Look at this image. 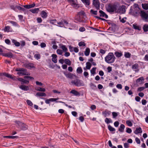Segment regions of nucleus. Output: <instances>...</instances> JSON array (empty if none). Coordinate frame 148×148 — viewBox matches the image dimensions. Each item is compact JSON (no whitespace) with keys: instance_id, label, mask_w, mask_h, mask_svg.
<instances>
[{"instance_id":"1","label":"nucleus","mask_w":148,"mask_h":148,"mask_svg":"<svg viewBox=\"0 0 148 148\" xmlns=\"http://www.w3.org/2000/svg\"><path fill=\"white\" fill-rule=\"evenodd\" d=\"M115 58L113 53L110 52L105 58V61L108 64L113 63L115 61Z\"/></svg>"},{"instance_id":"2","label":"nucleus","mask_w":148,"mask_h":148,"mask_svg":"<svg viewBox=\"0 0 148 148\" xmlns=\"http://www.w3.org/2000/svg\"><path fill=\"white\" fill-rule=\"evenodd\" d=\"M15 123L16 125L18 126V127H21V130H26L28 128V126L23 123L18 121H16Z\"/></svg>"},{"instance_id":"3","label":"nucleus","mask_w":148,"mask_h":148,"mask_svg":"<svg viewBox=\"0 0 148 148\" xmlns=\"http://www.w3.org/2000/svg\"><path fill=\"white\" fill-rule=\"evenodd\" d=\"M114 3L113 4H108L106 6L107 11L109 12H114Z\"/></svg>"},{"instance_id":"4","label":"nucleus","mask_w":148,"mask_h":148,"mask_svg":"<svg viewBox=\"0 0 148 148\" xmlns=\"http://www.w3.org/2000/svg\"><path fill=\"white\" fill-rule=\"evenodd\" d=\"M130 10H131L132 12L135 16L139 15V14H140V11H142L140 10L139 8H137L134 9H132V8H131Z\"/></svg>"},{"instance_id":"5","label":"nucleus","mask_w":148,"mask_h":148,"mask_svg":"<svg viewBox=\"0 0 148 148\" xmlns=\"http://www.w3.org/2000/svg\"><path fill=\"white\" fill-rule=\"evenodd\" d=\"M140 16L145 21H147L148 19V14L145 12L142 11H140Z\"/></svg>"},{"instance_id":"6","label":"nucleus","mask_w":148,"mask_h":148,"mask_svg":"<svg viewBox=\"0 0 148 148\" xmlns=\"http://www.w3.org/2000/svg\"><path fill=\"white\" fill-rule=\"evenodd\" d=\"M71 82L72 84H74L77 86H80L83 85L82 82L79 79L72 80Z\"/></svg>"},{"instance_id":"7","label":"nucleus","mask_w":148,"mask_h":148,"mask_svg":"<svg viewBox=\"0 0 148 148\" xmlns=\"http://www.w3.org/2000/svg\"><path fill=\"white\" fill-rule=\"evenodd\" d=\"M68 2L71 4V5L75 8H77L79 7L78 4L76 3L74 0H67Z\"/></svg>"},{"instance_id":"8","label":"nucleus","mask_w":148,"mask_h":148,"mask_svg":"<svg viewBox=\"0 0 148 148\" xmlns=\"http://www.w3.org/2000/svg\"><path fill=\"white\" fill-rule=\"evenodd\" d=\"M125 8L126 6L124 5H120L119 8V11L120 10V11L117 12L118 13H120V14H124L125 12Z\"/></svg>"},{"instance_id":"9","label":"nucleus","mask_w":148,"mask_h":148,"mask_svg":"<svg viewBox=\"0 0 148 148\" xmlns=\"http://www.w3.org/2000/svg\"><path fill=\"white\" fill-rule=\"evenodd\" d=\"M120 6V3H114V12L116 13L120 11H119V8Z\"/></svg>"},{"instance_id":"10","label":"nucleus","mask_w":148,"mask_h":148,"mask_svg":"<svg viewBox=\"0 0 148 148\" xmlns=\"http://www.w3.org/2000/svg\"><path fill=\"white\" fill-rule=\"evenodd\" d=\"M139 65L137 63L135 64L134 65L132 66V68L133 71L136 72L137 73L139 71Z\"/></svg>"},{"instance_id":"11","label":"nucleus","mask_w":148,"mask_h":148,"mask_svg":"<svg viewBox=\"0 0 148 148\" xmlns=\"http://www.w3.org/2000/svg\"><path fill=\"white\" fill-rule=\"evenodd\" d=\"M93 4L97 9H99L100 3L98 0H93Z\"/></svg>"},{"instance_id":"12","label":"nucleus","mask_w":148,"mask_h":148,"mask_svg":"<svg viewBox=\"0 0 148 148\" xmlns=\"http://www.w3.org/2000/svg\"><path fill=\"white\" fill-rule=\"evenodd\" d=\"M59 98H50L49 99L46 100L45 102L47 104H49L50 102L56 101V102H58L56 101Z\"/></svg>"},{"instance_id":"13","label":"nucleus","mask_w":148,"mask_h":148,"mask_svg":"<svg viewBox=\"0 0 148 148\" xmlns=\"http://www.w3.org/2000/svg\"><path fill=\"white\" fill-rule=\"evenodd\" d=\"M111 112L110 111H108L107 110H106L105 111L102 112V114L105 117L106 116H109L111 114Z\"/></svg>"},{"instance_id":"14","label":"nucleus","mask_w":148,"mask_h":148,"mask_svg":"<svg viewBox=\"0 0 148 148\" xmlns=\"http://www.w3.org/2000/svg\"><path fill=\"white\" fill-rule=\"evenodd\" d=\"M99 13H100V16L104 17L106 18H108V15L102 10H100L99 11Z\"/></svg>"},{"instance_id":"15","label":"nucleus","mask_w":148,"mask_h":148,"mask_svg":"<svg viewBox=\"0 0 148 148\" xmlns=\"http://www.w3.org/2000/svg\"><path fill=\"white\" fill-rule=\"evenodd\" d=\"M144 80V79L143 77H141L136 80V82L139 84H141L143 83V82Z\"/></svg>"},{"instance_id":"16","label":"nucleus","mask_w":148,"mask_h":148,"mask_svg":"<svg viewBox=\"0 0 148 148\" xmlns=\"http://www.w3.org/2000/svg\"><path fill=\"white\" fill-rule=\"evenodd\" d=\"M142 132V130L141 128L140 127H139L136 128L134 132V133L136 134H138Z\"/></svg>"},{"instance_id":"17","label":"nucleus","mask_w":148,"mask_h":148,"mask_svg":"<svg viewBox=\"0 0 148 148\" xmlns=\"http://www.w3.org/2000/svg\"><path fill=\"white\" fill-rule=\"evenodd\" d=\"M51 56L52 57V61L54 63H56L57 62V55L55 54H53Z\"/></svg>"},{"instance_id":"18","label":"nucleus","mask_w":148,"mask_h":148,"mask_svg":"<svg viewBox=\"0 0 148 148\" xmlns=\"http://www.w3.org/2000/svg\"><path fill=\"white\" fill-rule=\"evenodd\" d=\"M125 126L124 125L122 124L119 128V131L121 132H123L124 131Z\"/></svg>"},{"instance_id":"19","label":"nucleus","mask_w":148,"mask_h":148,"mask_svg":"<svg viewBox=\"0 0 148 148\" xmlns=\"http://www.w3.org/2000/svg\"><path fill=\"white\" fill-rule=\"evenodd\" d=\"M81 1L86 7L89 6L90 4V1L89 0H81Z\"/></svg>"},{"instance_id":"20","label":"nucleus","mask_w":148,"mask_h":148,"mask_svg":"<svg viewBox=\"0 0 148 148\" xmlns=\"http://www.w3.org/2000/svg\"><path fill=\"white\" fill-rule=\"evenodd\" d=\"M19 88L22 90L25 91H27L29 90L28 87L26 86L22 85L19 87Z\"/></svg>"},{"instance_id":"21","label":"nucleus","mask_w":148,"mask_h":148,"mask_svg":"<svg viewBox=\"0 0 148 148\" xmlns=\"http://www.w3.org/2000/svg\"><path fill=\"white\" fill-rule=\"evenodd\" d=\"M12 42L16 47H19L20 45V43L19 42H17L16 40L14 39L12 40Z\"/></svg>"},{"instance_id":"22","label":"nucleus","mask_w":148,"mask_h":148,"mask_svg":"<svg viewBox=\"0 0 148 148\" xmlns=\"http://www.w3.org/2000/svg\"><path fill=\"white\" fill-rule=\"evenodd\" d=\"M4 31L5 32H8L11 31H12V29L9 26H5L4 29Z\"/></svg>"},{"instance_id":"23","label":"nucleus","mask_w":148,"mask_h":148,"mask_svg":"<svg viewBox=\"0 0 148 148\" xmlns=\"http://www.w3.org/2000/svg\"><path fill=\"white\" fill-rule=\"evenodd\" d=\"M70 92L75 96H79L80 95L79 93L74 90H72L70 91Z\"/></svg>"},{"instance_id":"24","label":"nucleus","mask_w":148,"mask_h":148,"mask_svg":"<svg viewBox=\"0 0 148 148\" xmlns=\"http://www.w3.org/2000/svg\"><path fill=\"white\" fill-rule=\"evenodd\" d=\"M36 96L45 97L46 96V94L44 92H38L36 94Z\"/></svg>"},{"instance_id":"25","label":"nucleus","mask_w":148,"mask_h":148,"mask_svg":"<svg viewBox=\"0 0 148 148\" xmlns=\"http://www.w3.org/2000/svg\"><path fill=\"white\" fill-rule=\"evenodd\" d=\"M17 74L18 75H28V74L26 72V70L24 72H18Z\"/></svg>"},{"instance_id":"26","label":"nucleus","mask_w":148,"mask_h":148,"mask_svg":"<svg viewBox=\"0 0 148 148\" xmlns=\"http://www.w3.org/2000/svg\"><path fill=\"white\" fill-rule=\"evenodd\" d=\"M30 11L33 13H38L39 11V9L38 8H35L33 9L30 10Z\"/></svg>"},{"instance_id":"27","label":"nucleus","mask_w":148,"mask_h":148,"mask_svg":"<svg viewBox=\"0 0 148 148\" xmlns=\"http://www.w3.org/2000/svg\"><path fill=\"white\" fill-rule=\"evenodd\" d=\"M90 52V49L88 48H87L86 49V50L84 52V54L86 56H87L89 55Z\"/></svg>"},{"instance_id":"28","label":"nucleus","mask_w":148,"mask_h":148,"mask_svg":"<svg viewBox=\"0 0 148 148\" xmlns=\"http://www.w3.org/2000/svg\"><path fill=\"white\" fill-rule=\"evenodd\" d=\"M60 48L62 49L63 51L64 52H66L68 50L67 49L66 46L64 45H61L60 47Z\"/></svg>"},{"instance_id":"29","label":"nucleus","mask_w":148,"mask_h":148,"mask_svg":"<svg viewBox=\"0 0 148 148\" xmlns=\"http://www.w3.org/2000/svg\"><path fill=\"white\" fill-rule=\"evenodd\" d=\"M41 16L42 17L46 18L47 16V14L45 12L42 11L41 12Z\"/></svg>"},{"instance_id":"30","label":"nucleus","mask_w":148,"mask_h":148,"mask_svg":"<svg viewBox=\"0 0 148 148\" xmlns=\"http://www.w3.org/2000/svg\"><path fill=\"white\" fill-rule=\"evenodd\" d=\"M108 128L110 132L115 131V129L112 127L110 125H109L108 126Z\"/></svg>"},{"instance_id":"31","label":"nucleus","mask_w":148,"mask_h":148,"mask_svg":"<svg viewBox=\"0 0 148 148\" xmlns=\"http://www.w3.org/2000/svg\"><path fill=\"white\" fill-rule=\"evenodd\" d=\"M36 90L37 91H40L45 92V88H43L41 87H38L36 88Z\"/></svg>"},{"instance_id":"32","label":"nucleus","mask_w":148,"mask_h":148,"mask_svg":"<svg viewBox=\"0 0 148 148\" xmlns=\"http://www.w3.org/2000/svg\"><path fill=\"white\" fill-rule=\"evenodd\" d=\"M114 55L117 57L118 58L121 57L122 55V53L121 52H115L114 53Z\"/></svg>"},{"instance_id":"33","label":"nucleus","mask_w":148,"mask_h":148,"mask_svg":"<svg viewBox=\"0 0 148 148\" xmlns=\"http://www.w3.org/2000/svg\"><path fill=\"white\" fill-rule=\"evenodd\" d=\"M105 122L107 124L112 123V121L110 119L106 118L105 120Z\"/></svg>"},{"instance_id":"34","label":"nucleus","mask_w":148,"mask_h":148,"mask_svg":"<svg viewBox=\"0 0 148 148\" xmlns=\"http://www.w3.org/2000/svg\"><path fill=\"white\" fill-rule=\"evenodd\" d=\"M64 62L65 63L67 64L69 66L71 65V61L68 59H66L64 60Z\"/></svg>"},{"instance_id":"35","label":"nucleus","mask_w":148,"mask_h":148,"mask_svg":"<svg viewBox=\"0 0 148 148\" xmlns=\"http://www.w3.org/2000/svg\"><path fill=\"white\" fill-rule=\"evenodd\" d=\"M16 71H18L19 72H24L26 70L25 69L21 68H17L15 70Z\"/></svg>"},{"instance_id":"36","label":"nucleus","mask_w":148,"mask_h":148,"mask_svg":"<svg viewBox=\"0 0 148 148\" xmlns=\"http://www.w3.org/2000/svg\"><path fill=\"white\" fill-rule=\"evenodd\" d=\"M143 8L145 10L148 9V3H144L142 4Z\"/></svg>"},{"instance_id":"37","label":"nucleus","mask_w":148,"mask_h":148,"mask_svg":"<svg viewBox=\"0 0 148 148\" xmlns=\"http://www.w3.org/2000/svg\"><path fill=\"white\" fill-rule=\"evenodd\" d=\"M143 29L145 32H146L148 31V25L147 24H145L143 27Z\"/></svg>"},{"instance_id":"38","label":"nucleus","mask_w":148,"mask_h":148,"mask_svg":"<svg viewBox=\"0 0 148 148\" xmlns=\"http://www.w3.org/2000/svg\"><path fill=\"white\" fill-rule=\"evenodd\" d=\"M5 75L8 77L12 79H13L14 77L13 76H12L11 75L7 73H4V75Z\"/></svg>"},{"instance_id":"39","label":"nucleus","mask_w":148,"mask_h":148,"mask_svg":"<svg viewBox=\"0 0 148 148\" xmlns=\"http://www.w3.org/2000/svg\"><path fill=\"white\" fill-rule=\"evenodd\" d=\"M91 64L90 63L88 62L86 63V69H90L91 68Z\"/></svg>"},{"instance_id":"40","label":"nucleus","mask_w":148,"mask_h":148,"mask_svg":"<svg viewBox=\"0 0 148 148\" xmlns=\"http://www.w3.org/2000/svg\"><path fill=\"white\" fill-rule=\"evenodd\" d=\"M75 20L79 22H83V20L81 18V17L80 16L75 18Z\"/></svg>"},{"instance_id":"41","label":"nucleus","mask_w":148,"mask_h":148,"mask_svg":"<svg viewBox=\"0 0 148 148\" xmlns=\"http://www.w3.org/2000/svg\"><path fill=\"white\" fill-rule=\"evenodd\" d=\"M83 71L81 67H78L77 69V72L79 74H80Z\"/></svg>"},{"instance_id":"42","label":"nucleus","mask_w":148,"mask_h":148,"mask_svg":"<svg viewBox=\"0 0 148 148\" xmlns=\"http://www.w3.org/2000/svg\"><path fill=\"white\" fill-rule=\"evenodd\" d=\"M16 8L20 10H21L23 11H25V9L23 8H22L18 5H16Z\"/></svg>"},{"instance_id":"43","label":"nucleus","mask_w":148,"mask_h":148,"mask_svg":"<svg viewBox=\"0 0 148 148\" xmlns=\"http://www.w3.org/2000/svg\"><path fill=\"white\" fill-rule=\"evenodd\" d=\"M4 137L8 138H10L14 139L18 138V136H5Z\"/></svg>"},{"instance_id":"44","label":"nucleus","mask_w":148,"mask_h":148,"mask_svg":"<svg viewBox=\"0 0 148 148\" xmlns=\"http://www.w3.org/2000/svg\"><path fill=\"white\" fill-rule=\"evenodd\" d=\"M57 23L59 25H58V26L59 27H62L64 26V24L63 23L62 21H61L59 22H57ZM56 25L57 26V25Z\"/></svg>"},{"instance_id":"45","label":"nucleus","mask_w":148,"mask_h":148,"mask_svg":"<svg viewBox=\"0 0 148 148\" xmlns=\"http://www.w3.org/2000/svg\"><path fill=\"white\" fill-rule=\"evenodd\" d=\"M96 68H93L90 71V72L92 74L94 75L95 74Z\"/></svg>"},{"instance_id":"46","label":"nucleus","mask_w":148,"mask_h":148,"mask_svg":"<svg viewBox=\"0 0 148 148\" xmlns=\"http://www.w3.org/2000/svg\"><path fill=\"white\" fill-rule=\"evenodd\" d=\"M124 56L126 58H129L130 57L131 54L129 52H125Z\"/></svg>"},{"instance_id":"47","label":"nucleus","mask_w":148,"mask_h":148,"mask_svg":"<svg viewBox=\"0 0 148 148\" xmlns=\"http://www.w3.org/2000/svg\"><path fill=\"white\" fill-rule=\"evenodd\" d=\"M52 43L54 45H53L52 48L54 49H56L58 48V46L55 45L56 42L55 41L52 42Z\"/></svg>"},{"instance_id":"48","label":"nucleus","mask_w":148,"mask_h":148,"mask_svg":"<svg viewBox=\"0 0 148 148\" xmlns=\"http://www.w3.org/2000/svg\"><path fill=\"white\" fill-rule=\"evenodd\" d=\"M126 123L129 126L131 127L132 125V122L128 120L126 121Z\"/></svg>"},{"instance_id":"49","label":"nucleus","mask_w":148,"mask_h":148,"mask_svg":"<svg viewBox=\"0 0 148 148\" xmlns=\"http://www.w3.org/2000/svg\"><path fill=\"white\" fill-rule=\"evenodd\" d=\"M84 14L85 13L83 11H81L78 13V15H79V16H81L82 15L84 16Z\"/></svg>"},{"instance_id":"50","label":"nucleus","mask_w":148,"mask_h":148,"mask_svg":"<svg viewBox=\"0 0 148 148\" xmlns=\"http://www.w3.org/2000/svg\"><path fill=\"white\" fill-rule=\"evenodd\" d=\"M56 52L57 54L60 55H62L63 53V51L61 50L60 49H57Z\"/></svg>"},{"instance_id":"51","label":"nucleus","mask_w":148,"mask_h":148,"mask_svg":"<svg viewBox=\"0 0 148 148\" xmlns=\"http://www.w3.org/2000/svg\"><path fill=\"white\" fill-rule=\"evenodd\" d=\"M78 45L80 47L84 46L86 45L85 43L83 42H81L79 43Z\"/></svg>"},{"instance_id":"52","label":"nucleus","mask_w":148,"mask_h":148,"mask_svg":"<svg viewBox=\"0 0 148 148\" xmlns=\"http://www.w3.org/2000/svg\"><path fill=\"white\" fill-rule=\"evenodd\" d=\"M34 56L35 58L37 60H38L40 58V55L39 54H36L34 55Z\"/></svg>"},{"instance_id":"53","label":"nucleus","mask_w":148,"mask_h":148,"mask_svg":"<svg viewBox=\"0 0 148 148\" xmlns=\"http://www.w3.org/2000/svg\"><path fill=\"white\" fill-rule=\"evenodd\" d=\"M10 22L14 26H17L18 25V24L15 22L13 21H10Z\"/></svg>"},{"instance_id":"54","label":"nucleus","mask_w":148,"mask_h":148,"mask_svg":"<svg viewBox=\"0 0 148 148\" xmlns=\"http://www.w3.org/2000/svg\"><path fill=\"white\" fill-rule=\"evenodd\" d=\"M90 13L94 15H96L97 14V11H94L93 10L91 9L90 11Z\"/></svg>"},{"instance_id":"55","label":"nucleus","mask_w":148,"mask_h":148,"mask_svg":"<svg viewBox=\"0 0 148 148\" xmlns=\"http://www.w3.org/2000/svg\"><path fill=\"white\" fill-rule=\"evenodd\" d=\"M50 23L52 24L55 25V23H57V22L56 20V19H54L50 20Z\"/></svg>"},{"instance_id":"56","label":"nucleus","mask_w":148,"mask_h":148,"mask_svg":"<svg viewBox=\"0 0 148 148\" xmlns=\"http://www.w3.org/2000/svg\"><path fill=\"white\" fill-rule=\"evenodd\" d=\"M126 129V132L129 134L131 133L132 132V130L130 128L127 127Z\"/></svg>"},{"instance_id":"57","label":"nucleus","mask_w":148,"mask_h":148,"mask_svg":"<svg viewBox=\"0 0 148 148\" xmlns=\"http://www.w3.org/2000/svg\"><path fill=\"white\" fill-rule=\"evenodd\" d=\"M7 57L8 58H11L13 57V55L12 53L9 52L7 53Z\"/></svg>"},{"instance_id":"58","label":"nucleus","mask_w":148,"mask_h":148,"mask_svg":"<svg viewBox=\"0 0 148 148\" xmlns=\"http://www.w3.org/2000/svg\"><path fill=\"white\" fill-rule=\"evenodd\" d=\"M27 102L28 105H29L30 106H32L33 105V104L32 103L30 100H27Z\"/></svg>"},{"instance_id":"59","label":"nucleus","mask_w":148,"mask_h":148,"mask_svg":"<svg viewBox=\"0 0 148 148\" xmlns=\"http://www.w3.org/2000/svg\"><path fill=\"white\" fill-rule=\"evenodd\" d=\"M65 75L67 77L71 78L73 76V74L70 73L67 74H66Z\"/></svg>"},{"instance_id":"60","label":"nucleus","mask_w":148,"mask_h":148,"mask_svg":"<svg viewBox=\"0 0 148 148\" xmlns=\"http://www.w3.org/2000/svg\"><path fill=\"white\" fill-rule=\"evenodd\" d=\"M137 8H139L138 7V5L136 4H134L133 7H131V8H132V9H136Z\"/></svg>"},{"instance_id":"61","label":"nucleus","mask_w":148,"mask_h":148,"mask_svg":"<svg viewBox=\"0 0 148 148\" xmlns=\"http://www.w3.org/2000/svg\"><path fill=\"white\" fill-rule=\"evenodd\" d=\"M135 141L137 144H140V139L137 137H136L135 138Z\"/></svg>"},{"instance_id":"62","label":"nucleus","mask_w":148,"mask_h":148,"mask_svg":"<svg viewBox=\"0 0 148 148\" xmlns=\"http://www.w3.org/2000/svg\"><path fill=\"white\" fill-rule=\"evenodd\" d=\"M21 46L22 47H24L25 44V42L24 41H21L20 42Z\"/></svg>"},{"instance_id":"63","label":"nucleus","mask_w":148,"mask_h":148,"mask_svg":"<svg viewBox=\"0 0 148 148\" xmlns=\"http://www.w3.org/2000/svg\"><path fill=\"white\" fill-rule=\"evenodd\" d=\"M112 115L113 116V118H114L117 116L118 114L116 112H112Z\"/></svg>"},{"instance_id":"64","label":"nucleus","mask_w":148,"mask_h":148,"mask_svg":"<svg viewBox=\"0 0 148 148\" xmlns=\"http://www.w3.org/2000/svg\"><path fill=\"white\" fill-rule=\"evenodd\" d=\"M116 87L119 89H121L122 88V85L120 84H117L116 86Z\"/></svg>"}]
</instances>
